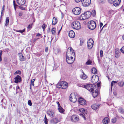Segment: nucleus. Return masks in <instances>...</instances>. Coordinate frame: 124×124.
I'll return each mask as SVG.
<instances>
[{"label":"nucleus","mask_w":124,"mask_h":124,"mask_svg":"<svg viewBox=\"0 0 124 124\" xmlns=\"http://www.w3.org/2000/svg\"><path fill=\"white\" fill-rule=\"evenodd\" d=\"M67 53L69 54V56H68V57L70 58H72L75 56V52L72 48L71 47H69L67 51L66 54V58L67 57Z\"/></svg>","instance_id":"nucleus-1"},{"label":"nucleus","mask_w":124,"mask_h":124,"mask_svg":"<svg viewBox=\"0 0 124 124\" xmlns=\"http://www.w3.org/2000/svg\"><path fill=\"white\" fill-rule=\"evenodd\" d=\"M71 27L74 29L79 30L81 28L80 23L78 21H74L71 23Z\"/></svg>","instance_id":"nucleus-2"},{"label":"nucleus","mask_w":124,"mask_h":124,"mask_svg":"<svg viewBox=\"0 0 124 124\" xmlns=\"http://www.w3.org/2000/svg\"><path fill=\"white\" fill-rule=\"evenodd\" d=\"M84 87L89 91L92 92L96 87L94 85L91 84H88L84 86Z\"/></svg>","instance_id":"nucleus-3"},{"label":"nucleus","mask_w":124,"mask_h":124,"mask_svg":"<svg viewBox=\"0 0 124 124\" xmlns=\"http://www.w3.org/2000/svg\"><path fill=\"white\" fill-rule=\"evenodd\" d=\"M96 26V23L94 21H91L89 22L88 23V27L91 30L94 29Z\"/></svg>","instance_id":"nucleus-4"},{"label":"nucleus","mask_w":124,"mask_h":124,"mask_svg":"<svg viewBox=\"0 0 124 124\" xmlns=\"http://www.w3.org/2000/svg\"><path fill=\"white\" fill-rule=\"evenodd\" d=\"M76 93H71L69 99L70 101L73 102H75L77 101V98L76 97Z\"/></svg>","instance_id":"nucleus-5"},{"label":"nucleus","mask_w":124,"mask_h":124,"mask_svg":"<svg viewBox=\"0 0 124 124\" xmlns=\"http://www.w3.org/2000/svg\"><path fill=\"white\" fill-rule=\"evenodd\" d=\"M81 10L79 7H76L73 9L72 10L73 13L75 15H79L81 12Z\"/></svg>","instance_id":"nucleus-6"},{"label":"nucleus","mask_w":124,"mask_h":124,"mask_svg":"<svg viewBox=\"0 0 124 124\" xmlns=\"http://www.w3.org/2000/svg\"><path fill=\"white\" fill-rule=\"evenodd\" d=\"M94 44V42L92 39L90 38L87 42V47L88 49H91L92 48Z\"/></svg>","instance_id":"nucleus-7"},{"label":"nucleus","mask_w":124,"mask_h":124,"mask_svg":"<svg viewBox=\"0 0 124 124\" xmlns=\"http://www.w3.org/2000/svg\"><path fill=\"white\" fill-rule=\"evenodd\" d=\"M99 79V77L98 76L95 75H93L91 77V82L93 84H95L98 81Z\"/></svg>","instance_id":"nucleus-8"},{"label":"nucleus","mask_w":124,"mask_h":124,"mask_svg":"<svg viewBox=\"0 0 124 124\" xmlns=\"http://www.w3.org/2000/svg\"><path fill=\"white\" fill-rule=\"evenodd\" d=\"M71 120L74 122H77L79 120L78 116L76 115H73L71 116L70 118Z\"/></svg>","instance_id":"nucleus-9"},{"label":"nucleus","mask_w":124,"mask_h":124,"mask_svg":"<svg viewBox=\"0 0 124 124\" xmlns=\"http://www.w3.org/2000/svg\"><path fill=\"white\" fill-rule=\"evenodd\" d=\"M83 6L84 7L88 6L91 3V0H82L81 1Z\"/></svg>","instance_id":"nucleus-10"},{"label":"nucleus","mask_w":124,"mask_h":124,"mask_svg":"<svg viewBox=\"0 0 124 124\" xmlns=\"http://www.w3.org/2000/svg\"><path fill=\"white\" fill-rule=\"evenodd\" d=\"M79 111L80 112H81L83 114H80V115L83 118L85 119V117L84 116V115L85 114H86L87 111V110L86 109H85L83 108H81L79 109Z\"/></svg>","instance_id":"nucleus-11"},{"label":"nucleus","mask_w":124,"mask_h":124,"mask_svg":"<svg viewBox=\"0 0 124 124\" xmlns=\"http://www.w3.org/2000/svg\"><path fill=\"white\" fill-rule=\"evenodd\" d=\"M69 56V54L67 53V56ZM67 57V58H66V61L69 64H70L74 62V58H70L69 57Z\"/></svg>","instance_id":"nucleus-12"},{"label":"nucleus","mask_w":124,"mask_h":124,"mask_svg":"<svg viewBox=\"0 0 124 124\" xmlns=\"http://www.w3.org/2000/svg\"><path fill=\"white\" fill-rule=\"evenodd\" d=\"M78 101L80 104L82 105H84L86 103V101L83 98L80 97L78 99Z\"/></svg>","instance_id":"nucleus-13"},{"label":"nucleus","mask_w":124,"mask_h":124,"mask_svg":"<svg viewBox=\"0 0 124 124\" xmlns=\"http://www.w3.org/2000/svg\"><path fill=\"white\" fill-rule=\"evenodd\" d=\"M17 3L20 6L23 5L25 3V0H16Z\"/></svg>","instance_id":"nucleus-14"},{"label":"nucleus","mask_w":124,"mask_h":124,"mask_svg":"<svg viewBox=\"0 0 124 124\" xmlns=\"http://www.w3.org/2000/svg\"><path fill=\"white\" fill-rule=\"evenodd\" d=\"M21 81V78L19 75L17 76L15 78V82L16 83H17Z\"/></svg>","instance_id":"nucleus-15"},{"label":"nucleus","mask_w":124,"mask_h":124,"mask_svg":"<svg viewBox=\"0 0 124 124\" xmlns=\"http://www.w3.org/2000/svg\"><path fill=\"white\" fill-rule=\"evenodd\" d=\"M121 0H115L114 1H112L113 5L115 6H117L120 4Z\"/></svg>","instance_id":"nucleus-16"},{"label":"nucleus","mask_w":124,"mask_h":124,"mask_svg":"<svg viewBox=\"0 0 124 124\" xmlns=\"http://www.w3.org/2000/svg\"><path fill=\"white\" fill-rule=\"evenodd\" d=\"M47 113L48 115L51 117H52L54 116V112L52 110H48Z\"/></svg>","instance_id":"nucleus-17"},{"label":"nucleus","mask_w":124,"mask_h":124,"mask_svg":"<svg viewBox=\"0 0 124 124\" xmlns=\"http://www.w3.org/2000/svg\"><path fill=\"white\" fill-rule=\"evenodd\" d=\"M75 35V33L73 30H71L69 33V36L71 38H74Z\"/></svg>","instance_id":"nucleus-18"},{"label":"nucleus","mask_w":124,"mask_h":124,"mask_svg":"<svg viewBox=\"0 0 124 124\" xmlns=\"http://www.w3.org/2000/svg\"><path fill=\"white\" fill-rule=\"evenodd\" d=\"M58 119L56 118H53L50 121L51 123L53 124H57L58 122Z\"/></svg>","instance_id":"nucleus-19"},{"label":"nucleus","mask_w":124,"mask_h":124,"mask_svg":"<svg viewBox=\"0 0 124 124\" xmlns=\"http://www.w3.org/2000/svg\"><path fill=\"white\" fill-rule=\"evenodd\" d=\"M18 55L19 57L20 60L21 61H24L25 60V59L24 58L22 54L19 53L18 54Z\"/></svg>","instance_id":"nucleus-20"},{"label":"nucleus","mask_w":124,"mask_h":124,"mask_svg":"<svg viewBox=\"0 0 124 124\" xmlns=\"http://www.w3.org/2000/svg\"><path fill=\"white\" fill-rule=\"evenodd\" d=\"M62 88L65 89L67 88L68 86V84L65 82L62 81Z\"/></svg>","instance_id":"nucleus-21"},{"label":"nucleus","mask_w":124,"mask_h":124,"mask_svg":"<svg viewBox=\"0 0 124 124\" xmlns=\"http://www.w3.org/2000/svg\"><path fill=\"white\" fill-rule=\"evenodd\" d=\"M80 71L82 72V76H80V77L83 79H86L87 77V76L85 74L82 70H81Z\"/></svg>","instance_id":"nucleus-22"},{"label":"nucleus","mask_w":124,"mask_h":124,"mask_svg":"<svg viewBox=\"0 0 124 124\" xmlns=\"http://www.w3.org/2000/svg\"><path fill=\"white\" fill-rule=\"evenodd\" d=\"M99 106V105H98L96 104H94L92 105L91 106L92 108L94 110H96Z\"/></svg>","instance_id":"nucleus-23"},{"label":"nucleus","mask_w":124,"mask_h":124,"mask_svg":"<svg viewBox=\"0 0 124 124\" xmlns=\"http://www.w3.org/2000/svg\"><path fill=\"white\" fill-rule=\"evenodd\" d=\"M121 53L117 50L116 49L115 50V56L116 58H118L120 56Z\"/></svg>","instance_id":"nucleus-24"},{"label":"nucleus","mask_w":124,"mask_h":124,"mask_svg":"<svg viewBox=\"0 0 124 124\" xmlns=\"http://www.w3.org/2000/svg\"><path fill=\"white\" fill-rule=\"evenodd\" d=\"M79 19L81 20H84L86 19L84 13L81 15L79 17Z\"/></svg>","instance_id":"nucleus-25"},{"label":"nucleus","mask_w":124,"mask_h":124,"mask_svg":"<svg viewBox=\"0 0 124 124\" xmlns=\"http://www.w3.org/2000/svg\"><path fill=\"white\" fill-rule=\"evenodd\" d=\"M86 19H87L90 16L91 12H90L87 11L84 13Z\"/></svg>","instance_id":"nucleus-26"},{"label":"nucleus","mask_w":124,"mask_h":124,"mask_svg":"<svg viewBox=\"0 0 124 124\" xmlns=\"http://www.w3.org/2000/svg\"><path fill=\"white\" fill-rule=\"evenodd\" d=\"M94 92L92 93V95L93 97H96L98 94V89H97L95 90Z\"/></svg>","instance_id":"nucleus-27"},{"label":"nucleus","mask_w":124,"mask_h":124,"mask_svg":"<svg viewBox=\"0 0 124 124\" xmlns=\"http://www.w3.org/2000/svg\"><path fill=\"white\" fill-rule=\"evenodd\" d=\"M108 118L107 117L104 118L102 120L103 123L104 124H107L108 123Z\"/></svg>","instance_id":"nucleus-28"},{"label":"nucleus","mask_w":124,"mask_h":124,"mask_svg":"<svg viewBox=\"0 0 124 124\" xmlns=\"http://www.w3.org/2000/svg\"><path fill=\"white\" fill-rule=\"evenodd\" d=\"M62 81H60L58 82L56 85V87L58 88H62Z\"/></svg>","instance_id":"nucleus-29"},{"label":"nucleus","mask_w":124,"mask_h":124,"mask_svg":"<svg viewBox=\"0 0 124 124\" xmlns=\"http://www.w3.org/2000/svg\"><path fill=\"white\" fill-rule=\"evenodd\" d=\"M91 72L93 74H96L97 73V70L95 68L93 67L92 69Z\"/></svg>","instance_id":"nucleus-30"},{"label":"nucleus","mask_w":124,"mask_h":124,"mask_svg":"<svg viewBox=\"0 0 124 124\" xmlns=\"http://www.w3.org/2000/svg\"><path fill=\"white\" fill-rule=\"evenodd\" d=\"M118 82V81H112L111 83V89H112V87L114 85H115V84H116Z\"/></svg>","instance_id":"nucleus-31"},{"label":"nucleus","mask_w":124,"mask_h":124,"mask_svg":"<svg viewBox=\"0 0 124 124\" xmlns=\"http://www.w3.org/2000/svg\"><path fill=\"white\" fill-rule=\"evenodd\" d=\"M57 20L56 18L54 17L53 19L52 24L54 25L55 24L57 23Z\"/></svg>","instance_id":"nucleus-32"},{"label":"nucleus","mask_w":124,"mask_h":124,"mask_svg":"<svg viewBox=\"0 0 124 124\" xmlns=\"http://www.w3.org/2000/svg\"><path fill=\"white\" fill-rule=\"evenodd\" d=\"M9 18L8 17H7L6 18V20L5 21L6 23L5 25L7 26L8 25V23L9 22Z\"/></svg>","instance_id":"nucleus-33"},{"label":"nucleus","mask_w":124,"mask_h":124,"mask_svg":"<svg viewBox=\"0 0 124 124\" xmlns=\"http://www.w3.org/2000/svg\"><path fill=\"white\" fill-rule=\"evenodd\" d=\"M119 112L121 114H123L124 113V109L122 108H120L118 109Z\"/></svg>","instance_id":"nucleus-34"},{"label":"nucleus","mask_w":124,"mask_h":124,"mask_svg":"<svg viewBox=\"0 0 124 124\" xmlns=\"http://www.w3.org/2000/svg\"><path fill=\"white\" fill-rule=\"evenodd\" d=\"M56 29L54 27L52 28L51 31L52 34L54 35L55 33Z\"/></svg>","instance_id":"nucleus-35"},{"label":"nucleus","mask_w":124,"mask_h":124,"mask_svg":"<svg viewBox=\"0 0 124 124\" xmlns=\"http://www.w3.org/2000/svg\"><path fill=\"white\" fill-rule=\"evenodd\" d=\"M58 109L59 111L61 113H63L64 111V109L62 107L59 108Z\"/></svg>","instance_id":"nucleus-36"},{"label":"nucleus","mask_w":124,"mask_h":124,"mask_svg":"<svg viewBox=\"0 0 124 124\" xmlns=\"http://www.w3.org/2000/svg\"><path fill=\"white\" fill-rule=\"evenodd\" d=\"M118 85L121 86H123L124 85V82L122 81H121L118 83Z\"/></svg>","instance_id":"nucleus-37"},{"label":"nucleus","mask_w":124,"mask_h":124,"mask_svg":"<svg viewBox=\"0 0 124 124\" xmlns=\"http://www.w3.org/2000/svg\"><path fill=\"white\" fill-rule=\"evenodd\" d=\"M92 15L93 16H94L96 15V11L95 10H93L91 12Z\"/></svg>","instance_id":"nucleus-38"},{"label":"nucleus","mask_w":124,"mask_h":124,"mask_svg":"<svg viewBox=\"0 0 124 124\" xmlns=\"http://www.w3.org/2000/svg\"><path fill=\"white\" fill-rule=\"evenodd\" d=\"M115 13V12L114 11L111 10L109 11V14H110V16H112Z\"/></svg>","instance_id":"nucleus-39"},{"label":"nucleus","mask_w":124,"mask_h":124,"mask_svg":"<svg viewBox=\"0 0 124 124\" xmlns=\"http://www.w3.org/2000/svg\"><path fill=\"white\" fill-rule=\"evenodd\" d=\"M1 103H3L5 105H6V99H3L1 101Z\"/></svg>","instance_id":"nucleus-40"},{"label":"nucleus","mask_w":124,"mask_h":124,"mask_svg":"<svg viewBox=\"0 0 124 124\" xmlns=\"http://www.w3.org/2000/svg\"><path fill=\"white\" fill-rule=\"evenodd\" d=\"M116 118L115 117H114L111 120V122L112 123H115L116 122Z\"/></svg>","instance_id":"nucleus-41"},{"label":"nucleus","mask_w":124,"mask_h":124,"mask_svg":"<svg viewBox=\"0 0 124 124\" xmlns=\"http://www.w3.org/2000/svg\"><path fill=\"white\" fill-rule=\"evenodd\" d=\"M48 122L47 119L46 117V116L45 115L44 117V123L45 124H47Z\"/></svg>","instance_id":"nucleus-42"},{"label":"nucleus","mask_w":124,"mask_h":124,"mask_svg":"<svg viewBox=\"0 0 124 124\" xmlns=\"http://www.w3.org/2000/svg\"><path fill=\"white\" fill-rule=\"evenodd\" d=\"M32 28L31 26V24H30L27 27V31H29L30 29Z\"/></svg>","instance_id":"nucleus-43"},{"label":"nucleus","mask_w":124,"mask_h":124,"mask_svg":"<svg viewBox=\"0 0 124 124\" xmlns=\"http://www.w3.org/2000/svg\"><path fill=\"white\" fill-rule=\"evenodd\" d=\"M92 63V61L90 60H88L87 62H86V64L87 65H90Z\"/></svg>","instance_id":"nucleus-44"},{"label":"nucleus","mask_w":124,"mask_h":124,"mask_svg":"<svg viewBox=\"0 0 124 124\" xmlns=\"http://www.w3.org/2000/svg\"><path fill=\"white\" fill-rule=\"evenodd\" d=\"M35 81V79H33L31 80V83L30 84V86H31V85L34 86V82Z\"/></svg>","instance_id":"nucleus-45"},{"label":"nucleus","mask_w":124,"mask_h":124,"mask_svg":"<svg viewBox=\"0 0 124 124\" xmlns=\"http://www.w3.org/2000/svg\"><path fill=\"white\" fill-rule=\"evenodd\" d=\"M46 26V24L44 23L42 26V28L43 29V30L44 31Z\"/></svg>","instance_id":"nucleus-46"},{"label":"nucleus","mask_w":124,"mask_h":124,"mask_svg":"<svg viewBox=\"0 0 124 124\" xmlns=\"http://www.w3.org/2000/svg\"><path fill=\"white\" fill-rule=\"evenodd\" d=\"M25 29H23L22 30H18L17 31H16L17 32H20L21 33H23V32H24L25 31Z\"/></svg>","instance_id":"nucleus-47"},{"label":"nucleus","mask_w":124,"mask_h":124,"mask_svg":"<svg viewBox=\"0 0 124 124\" xmlns=\"http://www.w3.org/2000/svg\"><path fill=\"white\" fill-rule=\"evenodd\" d=\"M13 5L14 6V7L15 9V11L16 10V6H17V5L16 4H15V0H14L13 1Z\"/></svg>","instance_id":"nucleus-48"},{"label":"nucleus","mask_w":124,"mask_h":124,"mask_svg":"<svg viewBox=\"0 0 124 124\" xmlns=\"http://www.w3.org/2000/svg\"><path fill=\"white\" fill-rule=\"evenodd\" d=\"M21 73V72L19 70H18L16 71L14 73V74L15 75L16 74H20Z\"/></svg>","instance_id":"nucleus-49"},{"label":"nucleus","mask_w":124,"mask_h":124,"mask_svg":"<svg viewBox=\"0 0 124 124\" xmlns=\"http://www.w3.org/2000/svg\"><path fill=\"white\" fill-rule=\"evenodd\" d=\"M28 105L30 106H31L32 105V103H31V101L30 100H28Z\"/></svg>","instance_id":"nucleus-50"},{"label":"nucleus","mask_w":124,"mask_h":124,"mask_svg":"<svg viewBox=\"0 0 124 124\" xmlns=\"http://www.w3.org/2000/svg\"><path fill=\"white\" fill-rule=\"evenodd\" d=\"M100 56L101 57H102L103 56V51L102 50H101L100 51Z\"/></svg>","instance_id":"nucleus-51"},{"label":"nucleus","mask_w":124,"mask_h":124,"mask_svg":"<svg viewBox=\"0 0 124 124\" xmlns=\"http://www.w3.org/2000/svg\"><path fill=\"white\" fill-rule=\"evenodd\" d=\"M121 52L124 54V46L123 47L120 49Z\"/></svg>","instance_id":"nucleus-52"},{"label":"nucleus","mask_w":124,"mask_h":124,"mask_svg":"<svg viewBox=\"0 0 124 124\" xmlns=\"http://www.w3.org/2000/svg\"><path fill=\"white\" fill-rule=\"evenodd\" d=\"M101 84V82H99L97 84V85L98 87H100Z\"/></svg>","instance_id":"nucleus-53"},{"label":"nucleus","mask_w":124,"mask_h":124,"mask_svg":"<svg viewBox=\"0 0 124 124\" xmlns=\"http://www.w3.org/2000/svg\"><path fill=\"white\" fill-rule=\"evenodd\" d=\"M23 14V13L22 12H20L19 14V16H22Z\"/></svg>","instance_id":"nucleus-54"},{"label":"nucleus","mask_w":124,"mask_h":124,"mask_svg":"<svg viewBox=\"0 0 124 124\" xmlns=\"http://www.w3.org/2000/svg\"><path fill=\"white\" fill-rule=\"evenodd\" d=\"M19 7L21 9L23 10H25V8L24 7Z\"/></svg>","instance_id":"nucleus-55"},{"label":"nucleus","mask_w":124,"mask_h":124,"mask_svg":"<svg viewBox=\"0 0 124 124\" xmlns=\"http://www.w3.org/2000/svg\"><path fill=\"white\" fill-rule=\"evenodd\" d=\"M57 103L58 105V108H60L61 107L60 106V104L59 103V102H58Z\"/></svg>","instance_id":"nucleus-56"},{"label":"nucleus","mask_w":124,"mask_h":124,"mask_svg":"<svg viewBox=\"0 0 124 124\" xmlns=\"http://www.w3.org/2000/svg\"><path fill=\"white\" fill-rule=\"evenodd\" d=\"M48 48L47 47H46V48L45 49V51L46 52H47L48 51Z\"/></svg>","instance_id":"nucleus-57"},{"label":"nucleus","mask_w":124,"mask_h":124,"mask_svg":"<svg viewBox=\"0 0 124 124\" xmlns=\"http://www.w3.org/2000/svg\"><path fill=\"white\" fill-rule=\"evenodd\" d=\"M100 2L103 3L105 2V0H100Z\"/></svg>","instance_id":"nucleus-58"},{"label":"nucleus","mask_w":124,"mask_h":124,"mask_svg":"<svg viewBox=\"0 0 124 124\" xmlns=\"http://www.w3.org/2000/svg\"><path fill=\"white\" fill-rule=\"evenodd\" d=\"M103 25V24L102 23H100V28L101 27H102V26Z\"/></svg>","instance_id":"nucleus-59"},{"label":"nucleus","mask_w":124,"mask_h":124,"mask_svg":"<svg viewBox=\"0 0 124 124\" xmlns=\"http://www.w3.org/2000/svg\"><path fill=\"white\" fill-rule=\"evenodd\" d=\"M2 54V50H1L0 51V56H1V55Z\"/></svg>","instance_id":"nucleus-60"},{"label":"nucleus","mask_w":124,"mask_h":124,"mask_svg":"<svg viewBox=\"0 0 124 124\" xmlns=\"http://www.w3.org/2000/svg\"><path fill=\"white\" fill-rule=\"evenodd\" d=\"M75 1L77 2H78L80 1L81 0H75Z\"/></svg>","instance_id":"nucleus-61"},{"label":"nucleus","mask_w":124,"mask_h":124,"mask_svg":"<svg viewBox=\"0 0 124 124\" xmlns=\"http://www.w3.org/2000/svg\"><path fill=\"white\" fill-rule=\"evenodd\" d=\"M113 0H109V3L112 4V1H113Z\"/></svg>","instance_id":"nucleus-62"},{"label":"nucleus","mask_w":124,"mask_h":124,"mask_svg":"<svg viewBox=\"0 0 124 124\" xmlns=\"http://www.w3.org/2000/svg\"><path fill=\"white\" fill-rule=\"evenodd\" d=\"M19 86H16V91L18 89H19Z\"/></svg>","instance_id":"nucleus-63"},{"label":"nucleus","mask_w":124,"mask_h":124,"mask_svg":"<svg viewBox=\"0 0 124 124\" xmlns=\"http://www.w3.org/2000/svg\"><path fill=\"white\" fill-rule=\"evenodd\" d=\"M40 34L39 33H38V34H37L36 35V36H40Z\"/></svg>","instance_id":"nucleus-64"}]
</instances>
